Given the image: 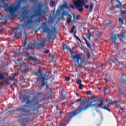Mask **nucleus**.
Here are the masks:
<instances>
[{
  "mask_svg": "<svg viewBox=\"0 0 126 126\" xmlns=\"http://www.w3.org/2000/svg\"><path fill=\"white\" fill-rule=\"evenodd\" d=\"M79 60L81 62L82 64H84V65H86L87 62L85 61V60H84V58H81V54H79Z\"/></svg>",
  "mask_w": 126,
  "mask_h": 126,
  "instance_id": "22",
  "label": "nucleus"
},
{
  "mask_svg": "<svg viewBox=\"0 0 126 126\" xmlns=\"http://www.w3.org/2000/svg\"><path fill=\"white\" fill-rule=\"evenodd\" d=\"M111 62H113V63H117V62H118V59L117 58H115L114 61L111 60Z\"/></svg>",
  "mask_w": 126,
  "mask_h": 126,
  "instance_id": "51",
  "label": "nucleus"
},
{
  "mask_svg": "<svg viewBox=\"0 0 126 126\" xmlns=\"http://www.w3.org/2000/svg\"><path fill=\"white\" fill-rule=\"evenodd\" d=\"M26 41H27V38H26V41H25V43L19 48V51H20V50L24 51V50L26 49Z\"/></svg>",
  "mask_w": 126,
  "mask_h": 126,
  "instance_id": "24",
  "label": "nucleus"
},
{
  "mask_svg": "<svg viewBox=\"0 0 126 126\" xmlns=\"http://www.w3.org/2000/svg\"><path fill=\"white\" fill-rule=\"evenodd\" d=\"M116 1L117 2H118L119 4H115V7L117 8H119V7H121L122 8V7L123 6V5H122V3H121V1H120V0H116Z\"/></svg>",
  "mask_w": 126,
  "mask_h": 126,
  "instance_id": "26",
  "label": "nucleus"
},
{
  "mask_svg": "<svg viewBox=\"0 0 126 126\" xmlns=\"http://www.w3.org/2000/svg\"><path fill=\"white\" fill-rule=\"evenodd\" d=\"M28 48L31 50H32V49H34V48H35V46H34V43H32L30 45H28Z\"/></svg>",
  "mask_w": 126,
  "mask_h": 126,
  "instance_id": "35",
  "label": "nucleus"
},
{
  "mask_svg": "<svg viewBox=\"0 0 126 126\" xmlns=\"http://www.w3.org/2000/svg\"><path fill=\"white\" fill-rule=\"evenodd\" d=\"M104 80H105V81H106V82H108V79H107L106 78H104Z\"/></svg>",
  "mask_w": 126,
  "mask_h": 126,
  "instance_id": "60",
  "label": "nucleus"
},
{
  "mask_svg": "<svg viewBox=\"0 0 126 126\" xmlns=\"http://www.w3.org/2000/svg\"><path fill=\"white\" fill-rule=\"evenodd\" d=\"M95 97L94 96H92L89 97L88 100L83 99L82 101V105H85L89 101H91L93 99H94Z\"/></svg>",
  "mask_w": 126,
  "mask_h": 126,
  "instance_id": "21",
  "label": "nucleus"
},
{
  "mask_svg": "<svg viewBox=\"0 0 126 126\" xmlns=\"http://www.w3.org/2000/svg\"><path fill=\"white\" fill-rule=\"evenodd\" d=\"M102 109H103V110H106L107 111H108V112H109L110 113H111V109L109 108V106H103V107H102Z\"/></svg>",
  "mask_w": 126,
  "mask_h": 126,
  "instance_id": "34",
  "label": "nucleus"
},
{
  "mask_svg": "<svg viewBox=\"0 0 126 126\" xmlns=\"http://www.w3.org/2000/svg\"><path fill=\"white\" fill-rule=\"evenodd\" d=\"M66 99V95L65 94H63V93H61V100H62V101H63Z\"/></svg>",
  "mask_w": 126,
  "mask_h": 126,
  "instance_id": "32",
  "label": "nucleus"
},
{
  "mask_svg": "<svg viewBox=\"0 0 126 126\" xmlns=\"http://www.w3.org/2000/svg\"><path fill=\"white\" fill-rule=\"evenodd\" d=\"M25 54L27 57L28 58V60H30V61H33V62H35V61H37V58L36 57H33L31 56H30V54L28 53L27 52H25Z\"/></svg>",
  "mask_w": 126,
  "mask_h": 126,
  "instance_id": "15",
  "label": "nucleus"
},
{
  "mask_svg": "<svg viewBox=\"0 0 126 126\" xmlns=\"http://www.w3.org/2000/svg\"><path fill=\"white\" fill-rule=\"evenodd\" d=\"M78 114H79V107L77 108L74 111L71 113H67L65 115V118L66 120H67V124H68L70 120L72 119V117H74V116H76V115H78Z\"/></svg>",
  "mask_w": 126,
  "mask_h": 126,
  "instance_id": "7",
  "label": "nucleus"
},
{
  "mask_svg": "<svg viewBox=\"0 0 126 126\" xmlns=\"http://www.w3.org/2000/svg\"><path fill=\"white\" fill-rule=\"evenodd\" d=\"M83 39L85 40L87 47H88L89 49H91V45L89 44V41H88L84 36H83Z\"/></svg>",
  "mask_w": 126,
  "mask_h": 126,
  "instance_id": "25",
  "label": "nucleus"
},
{
  "mask_svg": "<svg viewBox=\"0 0 126 126\" xmlns=\"http://www.w3.org/2000/svg\"><path fill=\"white\" fill-rule=\"evenodd\" d=\"M78 102H79V99H76V100H72L70 104V106L75 105V104H76V103H78Z\"/></svg>",
  "mask_w": 126,
  "mask_h": 126,
  "instance_id": "29",
  "label": "nucleus"
},
{
  "mask_svg": "<svg viewBox=\"0 0 126 126\" xmlns=\"http://www.w3.org/2000/svg\"><path fill=\"white\" fill-rule=\"evenodd\" d=\"M81 49H82V51H83L84 53H88L89 52V50L88 49L85 48L84 46H82L81 47Z\"/></svg>",
  "mask_w": 126,
  "mask_h": 126,
  "instance_id": "30",
  "label": "nucleus"
},
{
  "mask_svg": "<svg viewBox=\"0 0 126 126\" xmlns=\"http://www.w3.org/2000/svg\"><path fill=\"white\" fill-rule=\"evenodd\" d=\"M111 21L109 20V21H108V23H107V24H108V25H109L110 24H111Z\"/></svg>",
  "mask_w": 126,
  "mask_h": 126,
  "instance_id": "59",
  "label": "nucleus"
},
{
  "mask_svg": "<svg viewBox=\"0 0 126 126\" xmlns=\"http://www.w3.org/2000/svg\"><path fill=\"white\" fill-rule=\"evenodd\" d=\"M115 103L117 104V105H115V108H116V109H120V108H121V106H120V105H118V104H119V101H118L117 100L109 102V104H110V105H113V104H115Z\"/></svg>",
  "mask_w": 126,
  "mask_h": 126,
  "instance_id": "20",
  "label": "nucleus"
},
{
  "mask_svg": "<svg viewBox=\"0 0 126 126\" xmlns=\"http://www.w3.org/2000/svg\"><path fill=\"white\" fill-rule=\"evenodd\" d=\"M103 105H104V100L103 99L99 100L95 99L93 101L90 102L89 104H87L84 107L80 108L79 113L83 112L88 109L89 107H96V108H100V109H103Z\"/></svg>",
  "mask_w": 126,
  "mask_h": 126,
  "instance_id": "4",
  "label": "nucleus"
},
{
  "mask_svg": "<svg viewBox=\"0 0 126 126\" xmlns=\"http://www.w3.org/2000/svg\"><path fill=\"white\" fill-rule=\"evenodd\" d=\"M76 94L78 96H79V94L78 93H76Z\"/></svg>",
  "mask_w": 126,
  "mask_h": 126,
  "instance_id": "62",
  "label": "nucleus"
},
{
  "mask_svg": "<svg viewBox=\"0 0 126 126\" xmlns=\"http://www.w3.org/2000/svg\"><path fill=\"white\" fill-rule=\"evenodd\" d=\"M120 81L122 84H124L125 85H126V75H122L121 76Z\"/></svg>",
  "mask_w": 126,
  "mask_h": 126,
  "instance_id": "18",
  "label": "nucleus"
},
{
  "mask_svg": "<svg viewBox=\"0 0 126 126\" xmlns=\"http://www.w3.org/2000/svg\"><path fill=\"white\" fill-rule=\"evenodd\" d=\"M122 13L123 14L124 16H126V10L122 11Z\"/></svg>",
  "mask_w": 126,
  "mask_h": 126,
  "instance_id": "49",
  "label": "nucleus"
},
{
  "mask_svg": "<svg viewBox=\"0 0 126 126\" xmlns=\"http://www.w3.org/2000/svg\"><path fill=\"white\" fill-rule=\"evenodd\" d=\"M45 80H46V76H44L43 78H41V86H45L46 85Z\"/></svg>",
  "mask_w": 126,
  "mask_h": 126,
  "instance_id": "27",
  "label": "nucleus"
},
{
  "mask_svg": "<svg viewBox=\"0 0 126 126\" xmlns=\"http://www.w3.org/2000/svg\"><path fill=\"white\" fill-rule=\"evenodd\" d=\"M93 8H94V4H93V3H91V4L90 5V12H92Z\"/></svg>",
  "mask_w": 126,
  "mask_h": 126,
  "instance_id": "31",
  "label": "nucleus"
},
{
  "mask_svg": "<svg viewBox=\"0 0 126 126\" xmlns=\"http://www.w3.org/2000/svg\"><path fill=\"white\" fill-rule=\"evenodd\" d=\"M62 10L60 7L58 8L56 11V14L58 15V16H60L61 15V11Z\"/></svg>",
  "mask_w": 126,
  "mask_h": 126,
  "instance_id": "28",
  "label": "nucleus"
},
{
  "mask_svg": "<svg viewBox=\"0 0 126 126\" xmlns=\"http://www.w3.org/2000/svg\"><path fill=\"white\" fill-rule=\"evenodd\" d=\"M24 61H28V59H25Z\"/></svg>",
  "mask_w": 126,
  "mask_h": 126,
  "instance_id": "64",
  "label": "nucleus"
},
{
  "mask_svg": "<svg viewBox=\"0 0 126 126\" xmlns=\"http://www.w3.org/2000/svg\"><path fill=\"white\" fill-rule=\"evenodd\" d=\"M70 7L71 8H72V9H74L75 8V7H74V6H73V5L72 4H70Z\"/></svg>",
  "mask_w": 126,
  "mask_h": 126,
  "instance_id": "53",
  "label": "nucleus"
},
{
  "mask_svg": "<svg viewBox=\"0 0 126 126\" xmlns=\"http://www.w3.org/2000/svg\"><path fill=\"white\" fill-rule=\"evenodd\" d=\"M82 83V81H81V79H79V85L81 84V83Z\"/></svg>",
  "mask_w": 126,
  "mask_h": 126,
  "instance_id": "57",
  "label": "nucleus"
},
{
  "mask_svg": "<svg viewBox=\"0 0 126 126\" xmlns=\"http://www.w3.org/2000/svg\"><path fill=\"white\" fill-rule=\"evenodd\" d=\"M46 79L47 80L50 79V78H51V74H46Z\"/></svg>",
  "mask_w": 126,
  "mask_h": 126,
  "instance_id": "42",
  "label": "nucleus"
},
{
  "mask_svg": "<svg viewBox=\"0 0 126 126\" xmlns=\"http://www.w3.org/2000/svg\"><path fill=\"white\" fill-rule=\"evenodd\" d=\"M24 1H25V0H18L17 2L11 3L10 6H8V4L6 3L3 0L2 1L3 5H1V4L0 3V7L4 8L5 11L9 12L8 18H15L17 11L20 9L21 3L24 2Z\"/></svg>",
  "mask_w": 126,
  "mask_h": 126,
  "instance_id": "3",
  "label": "nucleus"
},
{
  "mask_svg": "<svg viewBox=\"0 0 126 126\" xmlns=\"http://www.w3.org/2000/svg\"><path fill=\"white\" fill-rule=\"evenodd\" d=\"M90 30H91V29H90L88 30V33H87V39H89V41H91V37H92V35L91 34V32H90Z\"/></svg>",
  "mask_w": 126,
  "mask_h": 126,
  "instance_id": "23",
  "label": "nucleus"
},
{
  "mask_svg": "<svg viewBox=\"0 0 126 126\" xmlns=\"http://www.w3.org/2000/svg\"><path fill=\"white\" fill-rule=\"evenodd\" d=\"M118 91L120 95H124L125 94L124 93V92L123 91V90L122 89L119 88L118 89Z\"/></svg>",
  "mask_w": 126,
  "mask_h": 126,
  "instance_id": "36",
  "label": "nucleus"
},
{
  "mask_svg": "<svg viewBox=\"0 0 126 126\" xmlns=\"http://www.w3.org/2000/svg\"><path fill=\"white\" fill-rule=\"evenodd\" d=\"M28 14H29V12L27 10L22 12L20 15L21 17V18H20V22H22V21H24L25 19H27L28 17Z\"/></svg>",
  "mask_w": 126,
  "mask_h": 126,
  "instance_id": "10",
  "label": "nucleus"
},
{
  "mask_svg": "<svg viewBox=\"0 0 126 126\" xmlns=\"http://www.w3.org/2000/svg\"><path fill=\"white\" fill-rule=\"evenodd\" d=\"M17 75H18V72H15L14 75H13V77H16V76H17Z\"/></svg>",
  "mask_w": 126,
  "mask_h": 126,
  "instance_id": "48",
  "label": "nucleus"
},
{
  "mask_svg": "<svg viewBox=\"0 0 126 126\" xmlns=\"http://www.w3.org/2000/svg\"><path fill=\"white\" fill-rule=\"evenodd\" d=\"M91 94H92V92H91V91H87V95H91Z\"/></svg>",
  "mask_w": 126,
  "mask_h": 126,
  "instance_id": "52",
  "label": "nucleus"
},
{
  "mask_svg": "<svg viewBox=\"0 0 126 126\" xmlns=\"http://www.w3.org/2000/svg\"><path fill=\"white\" fill-rule=\"evenodd\" d=\"M65 80L66 81H69V80H70V77H69V76L66 77Z\"/></svg>",
  "mask_w": 126,
  "mask_h": 126,
  "instance_id": "47",
  "label": "nucleus"
},
{
  "mask_svg": "<svg viewBox=\"0 0 126 126\" xmlns=\"http://www.w3.org/2000/svg\"><path fill=\"white\" fill-rule=\"evenodd\" d=\"M49 52H50V50L49 49L44 51L45 54H46V55H48V54H49Z\"/></svg>",
  "mask_w": 126,
  "mask_h": 126,
  "instance_id": "50",
  "label": "nucleus"
},
{
  "mask_svg": "<svg viewBox=\"0 0 126 126\" xmlns=\"http://www.w3.org/2000/svg\"><path fill=\"white\" fill-rule=\"evenodd\" d=\"M34 46H35V48L37 49L38 50H40L42 47L44 48L45 47L44 46V42H42V43H39L38 42L34 43Z\"/></svg>",
  "mask_w": 126,
  "mask_h": 126,
  "instance_id": "16",
  "label": "nucleus"
},
{
  "mask_svg": "<svg viewBox=\"0 0 126 126\" xmlns=\"http://www.w3.org/2000/svg\"><path fill=\"white\" fill-rule=\"evenodd\" d=\"M72 1L75 6L79 11V0H72Z\"/></svg>",
  "mask_w": 126,
  "mask_h": 126,
  "instance_id": "19",
  "label": "nucleus"
},
{
  "mask_svg": "<svg viewBox=\"0 0 126 126\" xmlns=\"http://www.w3.org/2000/svg\"><path fill=\"white\" fill-rule=\"evenodd\" d=\"M71 18H72V16L70 14H68L67 16V20H66V23L67 24H69L70 22H72V23H73L74 21H75V16L74 15H73V20H71Z\"/></svg>",
  "mask_w": 126,
  "mask_h": 126,
  "instance_id": "12",
  "label": "nucleus"
},
{
  "mask_svg": "<svg viewBox=\"0 0 126 126\" xmlns=\"http://www.w3.org/2000/svg\"><path fill=\"white\" fill-rule=\"evenodd\" d=\"M55 55H52V56H51V61L52 62H54V60H55Z\"/></svg>",
  "mask_w": 126,
  "mask_h": 126,
  "instance_id": "43",
  "label": "nucleus"
},
{
  "mask_svg": "<svg viewBox=\"0 0 126 126\" xmlns=\"http://www.w3.org/2000/svg\"><path fill=\"white\" fill-rule=\"evenodd\" d=\"M56 38H57V36H56V35H54V37L53 38V40H55V39H56Z\"/></svg>",
  "mask_w": 126,
  "mask_h": 126,
  "instance_id": "58",
  "label": "nucleus"
},
{
  "mask_svg": "<svg viewBox=\"0 0 126 126\" xmlns=\"http://www.w3.org/2000/svg\"><path fill=\"white\" fill-rule=\"evenodd\" d=\"M77 19V20H79V15H78L77 16V17L76 18Z\"/></svg>",
  "mask_w": 126,
  "mask_h": 126,
  "instance_id": "56",
  "label": "nucleus"
},
{
  "mask_svg": "<svg viewBox=\"0 0 126 126\" xmlns=\"http://www.w3.org/2000/svg\"><path fill=\"white\" fill-rule=\"evenodd\" d=\"M42 24H43L42 28L44 32H45L46 33L49 32L48 33L47 38H48V40H49L50 41H51V39H52V35H53V33H55L57 32V28H56V27H53L52 28L53 30H50L49 28V27L47 26V23H46V22L43 23Z\"/></svg>",
  "mask_w": 126,
  "mask_h": 126,
  "instance_id": "5",
  "label": "nucleus"
},
{
  "mask_svg": "<svg viewBox=\"0 0 126 126\" xmlns=\"http://www.w3.org/2000/svg\"><path fill=\"white\" fill-rule=\"evenodd\" d=\"M20 100L22 104L26 102V104L16 109L15 112H23L26 113L27 116H34L39 113V109L42 108V105L39 103L40 100H38L36 97L32 98L30 100V95H25Z\"/></svg>",
  "mask_w": 126,
  "mask_h": 126,
  "instance_id": "2",
  "label": "nucleus"
},
{
  "mask_svg": "<svg viewBox=\"0 0 126 126\" xmlns=\"http://www.w3.org/2000/svg\"><path fill=\"white\" fill-rule=\"evenodd\" d=\"M25 117H26V115L23 114H22L19 116V123L21 126H26L25 124L29 122V120H28Z\"/></svg>",
  "mask_w": 126,
  "mask_h": 126,
  "instance_id": "8",
  "label": "nucleus"
},
{
  "mask_svg": "<svg viewBox=\"0 0 126 126\" xmlns=\"http://www.w3.org/2000/svg\"><path fill=\"white\" fill-rule=\"evenodd\" d=\"M74 29H75V26H73V27H72V28L71 29V30L70 31V32L72 33H74V36L75 37V38L76 39H77V40H78V41H79V37L77 36H76V34L77 32H76V31H74Z\"/></svg>",
  "mask_w": 126,
  "mask_h": 126,
  "instance_id": "14",
  "label": "nucleus"
},
{
  "mask_svg": "<svg viewBox=\"0 0 126 126\" xmlns=\"http://www.w3.org/2000/svg\"><path fill=\"white\" fill-rule=\"evenodd\" d=\"M76 83L77 84H79V79H76Z\"/></svg>",
  "mask_w": 126,
  "mask_h": 126,
  "instance_id": "54",
  "label": "nucleus"
},
{
  "mask_svg": "<svg viewBox=\"0 0 126 126\" xmlns=\"http://www.w3.org/2000/svg\"><path fill=\"white\" fill-rule=\"evenodd\" d=\"M119 24L120 26H122L124 24V20L122 18H120L119 19Z\"/></svg>",
  "mask_w": 126,
  "mask_h": 126,
  "instance_id": "33",
  "label": "nucleus"
},
{
  "mask_svg": "<svg viewBox=\"0 0 126 126\" xmlns=\"http://www.w3.org/2000/svg\"><path fill=\"white\" fill-rule=\"evenodd\" d=\"M63 50H67V51H69L70 53L71 58L73 60L75 63H79V54H78L76 55H73V52L70 48L69 46L67 45L66 44H63Z\"/></svg>",
  "mask_w": 126,
  "mask_h": 126,
  "instance_id": "6",
  "label": "nucleus"
},
{
  "mask_svg": "<svg viewBox=\"0 0 126 126\" xmlns=\"http://www.w3.org/2000/svg\"><path fill=\"white\" fill-rule=\"evenodd\" d=\"M3 31V29H0V32H2Z\"/></svg>",
  "mask_w": 126,
  "mask_h": 126,
  "instance_id": "61",
  "label": "nucleus"
},
{
  "mask_svg": "<svg viewBox=\"0 0 126 126\" xmlns=\"http://www.w3.org/2000/svg\"><path fill=\"white\" fill-rule=\"evenodd\" d=\"M1 79H4V76L1 75L0 73V81L1 80Z\"/></svg>",
  "mask_w": 126,
  "mask_h": 126,
  "instance_id": "46",
  "label": "nucleus"
},
{
  "mask_svg": "<svg viewBox=\"0 0 126 126\" xmlns=\"http://www.w3.org/2000/svg\"><path fill=\"white\" fill-rule=\"evenodd\" d=\"M59 7L60 8V9H62V10H63L64 8L65 9H67V8H68V7L67 6V3L66 1H64L62 4H61L59 6Z\"/></svg>",
  "mask_w": 126,
  "mask_h": 126,
  "instance_id": "17",
  "label": "nucleus"
},
{
  "mask_svg": "<svg viewBox=\"0 0 126 126\" xmlns=\"http://www.w3.org/2000/svg\"><path fill=\"white\" fill-rule=\"evenodd\" d=\"M63 111H60V114H63Z\"/></svg>",
  "mask_w": 126,
  "mask_h": 126,
  "instance_id": "63",
  "label": "nucleus"
},
{
  "mask_svg": "<svg viewBox=\"0 0 126 126\" xmlns=\"http://www.w3.org/2000/svg\"><path fill=\"white\" fill-rule=\"evenodd\" d=\"M108 90V88H103V89L102 90V92H103V93H105L106 91H107Z\"/></svg>",
  "mask_w": 126,
  "mask_h": 126,
  "instance_id": "45",
  "label": "nucleus"
},
{
  "mask_svg": "<svg viewBox=\"0 0 126 126\" xmlns=\"http://www.w3.org/2000/svg\"><path fill=\"white\" fill-rule=\"evenodd\" d=\"M68 13H67V12L66 11H63V12L61 16H67V15H68Z\"/></svg>",
  "mask_w": 126,
  "mask_h": 126,
  "instance_id": "38",
  "label": "nucleus"
},
{
  "mask_svg": "<svg viewBox=\"0 0 126 126\" xmlns=\"http://www.w3.org/2000/svg\"><path fill=\"white\" fill-rule=\"evenodd\" d=\"M106 15H110V11H107L106 12Z\"/></svg>",
  "mask_w": 126,
  "mask_h": 126,
  "instance_id": "55",
  "label": "nucleus"
},
{
  "mask_svg": "<svg viewBox=\"0 0 126 126\" xmlns=\"http://www.w3.org/2000/svg\"><path fill=\"white\" fill-rule=\"evenodd\" d=\"M84 88V85L80 84L79 85V90H82Z\"/></svg>",
  "mask_w": 126,
  "mask_h": 126,
  "instance_id": "39",
  "label": "nucleus"
},
{
  "mask_svg": "<svg viewBox=\"0 0 126 126\" xmlns=\"http://www.w3.org/2000/svg\"><path fill=\"white\" fill-rule=\"evenodd\" d=\"M35 75L38 77L36 81V83H40L41 80H42V78H44L45 76L44 74H42V71H41L40 68L38 69L37 71L36 72Z\"/></svg>",
  "mask_w": 126,
  "mask_h": 126,
  "instance_id": "9",
  "label": "nucleus"
},
{
  "mask_svg": "<svg viewBox=\"0 0 126 126\" xmlns=\"http://www.w3.org/2000/svg\"><path fill=\"white\" fill-rule=\"evenodd\" d=\"M50 5L52 7H54L55 6V1H52L50 2Z\"/></svg>",
  "mask_w": 126,
  "mask_h": 126,
  "instance_id": "41",
  "label": "nucleus"
},
{
  "mask_svg": "<svg viewBox=\"0 0 126 126\" xmlns=\"http://www.w3.org/2000/svg\"><path fill=\"white\" fill-rule=\"evenodd\" d=\"M84 1H85L84 0H79V12H80L83 11V7L82 6H85V8H86V9H88V8H89V5H86Z\"/></svg>",
  "mask_w": 126,
  "mask_h": 126,
  "instance_id": "11",
  "label": "nucleus"
},
{
  "mask_svg": "<svg viewBox=\"0 0 126 126\" xmlns=\"http://www.w3.org/2000/svg\"><path fill=\"white\" fill-rule=\"evenodd\" d=\"M48 14V9L45 8L42 10V6L39 5L36 8L34 11V14L32 15L29 17L27 21L24 22V24L19 25L17 28H15L13 30L14 33H15V36L18 37L19 38L22 37V30H26L27 29H30L34 20L33 18L35 16L39 17L35 19L36 23H40L42 21V18H45Z\"/></svg>",
  "mask_w": 126,
  "mask_h": 126,
  "instance_id": "1",
  "label": "nucleus"
},
{
  "mask_svg": "<svg viewBox=\"0 0 126 126\" xmlns=\"http://www.w3.org/2000/svg\"><path fill=\"white\" fill-rule=\"evenodd\" d=\"M108 90V88H103V89L102 90V92H103V93H105L106 91H107Z\"/></svg>",
  "mask_w": 126,
  "mask_h": 126,
  "instance_id": "44",
  "label": "nucleus"
},
{
  "mask_svg": "<svg viewBox=\"0 0 126 126\" xmlns=\"http://www.w3.org/2000/svg\"><path fill=\"white\" fill-rule=\"evenodd\" d=\"M91 56L90 55V52L89 51V52L87 53V58L88 60L90 59Z\"/></svg>",
  "mask_w": 126,
  "mask_h": 126,
  "instance_id": "40",
  "label": "nucleus"
},
{
  "mask_svg": "<svg viewBox=\"0 0 126 126\" xmlns=\"http://www.w3.org/2000/svg\"><path fill=\"white\" fill-rule=\"evenodd\" d=\"M0 20L3 25H6L7 24V19L1 15V13L0 12Z\"/></svg>",
  "mask_w": 126,
  "mask_h": 126,
  "instance_id": "13",
  "label": "nucleus"
},
{
  "mask_svg": "<svg viewBox=\"0 0 126 126\" xmlns=\"http://www.w3.org/2000/svg\"><path fill=\"white\" fill-rule=\"evenodd\" d=\"M111 39L113 40V43H114V44H116V42H117V37H116V35H115L114 36H112L111 37Z\"/></svg>",
  "mask_w": 126,
  "mask_h": 126,
  "instance_id": "37",
  "label": "nucleus"
}]
</instances>
